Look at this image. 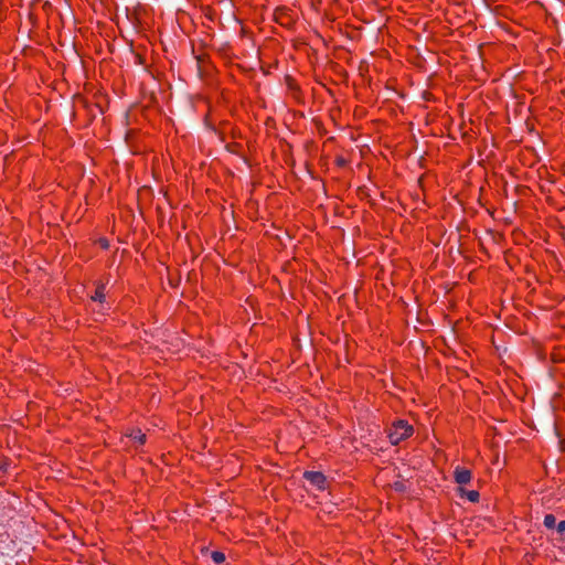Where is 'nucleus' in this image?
I'll list each match as a JSON object with an SVG mask.
<instances>
[{"instance_id":"1","label":"nucleus","mask_w":565,"mask_h":565,"mask_svg":"<svg viewBox=\"0 0 565 565\" xmlns=\"http://www.w3.org/2000/svg\"><path fill=\"white\" fill-rule=\"evenodd\" d=\"M413 433V427L405 420H397L388 431V439L392 445H397L402 440L409 437Z\"/></svg>"},{"instance_id":"2","label":"nucleus","mask_w":565,"mask_h":565,"mask_svg":"<svg viewBox=\"0 0 565 565\" xmlns=\"http://www.w3.org/2000/svg\"><path fill=\"white\" fill-rule=\"evenodd\" d=\"M303 477L310 484L315 486L319 490H323L327 484V478L320 471H306Z\"/></svg>"},{"instance_id":"3","label":"nucleus","mask_w":565,"mask_h":565,"mask_svg":"<svg viewBox=\"0 0 565 565\" xmlns=\"http://www.w3.org/2000/svg\"><path fill=\"white\" fill-rule=\"evenodd\" d=\"M454 478L458 484H467L471 480V471L458 466L455 468Z\"/></svg>"},{"instance_id":"4","label":"nucleus","mask_w":565,"mask_h":565,"mask_svg":"<svg viewBox=\"0 0 565 565\" xmlns=\"http://www.w3.org/2000/svg\"><path fill=\"white\" fill-rule=\"evenodd\" d=\"M459 494L460 497H466L470 502H478L479 501V492L476 490H465L462 488H459Z\"/></svg>"},{"instance_id":"5","label":"nucleus","mask_w":565,"mask_h":565,"mask_svg":"<svg viewBox=\"0 0 565 565\" xmlns=\"http://www.w3.org/2000/svg\"><path fill=\"white\" fill-rule=\"evenodd\" d=\"M130 438H132L135 441H137L138 444L142 445L145 444L146 441V435L143 433H141V430H132L131 434L129 435Z\"/></svg>"},{"instance_id":"6","label":"nucleus","mask_w":565,"mask_h":565,"mask_svg":"<svg viewBox=\"0 0 565 565\" xmlns=\"http://www.w3.org/2000/svg\"><path fill=\"white\" fill-rule=\"evenodd\" d=\"M211 558L213 559V562L215 564H222L224 561H225V554L223 552H220V551H213L211 553Z\"/></svg>"},{"instance_id":"7","label":"nucleus","mask_w":565,"mask_h":565,"mask_svg":"<svg viewBox=\"0 0 565 565\" xmlns=\"http://www.w3.org/2000/svg\"><path fill=\"white\" fill-rule=\"evenodd\" d=\"M544 525L547 527V529H553L555 527L556 525V519L553 514H546L544 516Z\"/></svg>"},{"instance_id":"8","label":"nucleus","mask_w":565,"mask_h":565,"mask_svg":"<svg viewBox=\"0 0 565 565\" xmlns=\"http://www.w3.org/2000/svg\"><path fill=\"white\" fill-rule=\"evenodd\" d=\"M92 299L95 300V301H99V302L104 301V299H105L104 286H99L96 289L95 295L92 297Z\"/></svg>"},{"instance_id":"9","label":"nucleus","mask_w":565,"mask_h":565,"mask_svg":"<svg viewBox=\"0 0 565 565\" xmlns=\"http://www.w3.org/2000/svg\"><path fill=\"white\" fill-rule=\"evenodd\" d=\"M556 531L562 536V540H565V521L557 523Z\"/></svg>"},{"instance_id":"10","label":"nucleus","mask_w":565,"mask_h":565,"mask_svg":"<svg viewBox=\"0 0 565 565\" xmlns=\"http://www.w3.org/2000/svg\"><path fill=\"white\" fill-rule=\"evenodd\" d=\"M394 489L398 492H404L406 490V486L403 481H396L393 484Z\"/></svg>"},{"instance_id":"11","label":"nucleus","mask_w":565,"mask_h":565,"mask_svg":"<svg viewBox=\"0 0 565 565\" xmlns=\"http://www.w3.org/2000/svg\"><path fill=\"white\" fill-rule=\"evenodd\" d=\"M102 246L106 248L108 246V243L106 241H102Z\"/></svg>"}]
</instances>
